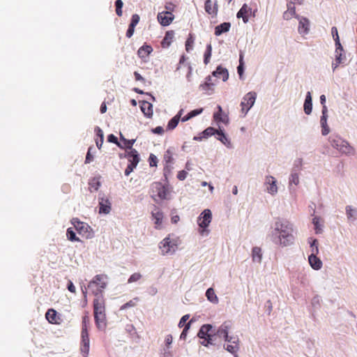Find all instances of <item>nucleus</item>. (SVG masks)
Returning a JSON list of instances; mask_svg holds the SVG:
<instances>
[{
    "label": "nucleus",
    "instance_id": "f257e3e1",
    "mask_svg": "<svg viewBox=\"0 0 357 357\" xmlns=\"http://www.w3.org/2000/svg\"><path fill=\"white\" fill-rule=\"evenodd\" d=\"M269 236L271 241L282 247L289 246L294 243L293 224L281 218H275Z\"/></svg>",
    "mask_w": 357,
    "mask_h": 357
},
{
    "label": "nucleus",
    "instance_id": "f03ea898",
    "mask_svg": "<svg viewBox=\"0 0 357 357\" xmlns=\"http://www.w3.org/2000/svg\"><path fill=\"white\" fill-rule=\"evenodd\" d=\"M328 141L331 145L342 154L350 155L354 151L349 143L337 135H331Z\"/></svg>",
    "mask_w": 357,
    "mask_h": 357
},
{
    "label": "nucleus",
    "instance_id": "7ed1b4c3",
    "mask_svg": "<svg viewBox=\"0 0 357 357\" xmlns=\"http://www.w3.org/2000/svg\"><path fill=\"white\" fill-rule=\"evenodd\" d=\"M256 98L257 93L255 91H250L243 96L241 102V112L244 114L243 116H245L249 110L252 107L255 102Z\"/></svg>",
    "mask_w": 357,
    "mask_h": 357
},
{
    "label": "nucleus",
    "instance_id": "20e7f679",
    "mask_svg": "<svg viewBox=\"0 0 357 357\" xmlns=\"http://www.w3.org/2000/svg\"><path fill=\"white\" fill-rule=\"evenodd\" d=\"M344 49L342 46L340 39L337 38L336 40L335 51V61L332 63V69L334 72L340 64L344 63L346 61V56L343 54Z\"/></svg>",
    "mask_w": 357,
    "mask_h": 357
},
{
    "label": "nucleus",
    "instance_id": "39448f33",
    "mask_svg": "<svg viewBox=\"0 0 357 357\" xmlns=\"http://www.w3.org/2000/svg\"><path fill=\"white\" fill-rule=\"evenodd\" d=\"M71 224L79 234L84 236L86 238H91V227L88 224L81 222L77 218H73L71 220Z\"/></svg>",
    "mask_w": 357,
    "mask_h": 357
},
{
    "label": "nucleus",
    "instance_id": "423d86ee",
    "mask_svg": "<svg viewBox=\"0 0 357 357\" xmlns=\"http://www.w3.org/2000/svg\"><path fill=\"white\" fill-rule=\"evenodd\" d=\"M151 190L153 196H157L161 199H167L169 190L167 186L160 182H154L151 185Z\"/></svg>",
    "mask_w": 357,
    "mask_h": 357
},
{
    "label": "nucleus",
    "instance_id": "0eeeda50",
    "mask_svg": "<svg viewBox=\"0 0 357 357\" xmlns=\"http://www.w3.org/2000/svg\"><path fill=\"white\" fill-rule=\"evenodd\" d=\"M96 298L93 300V314L98 315L105 313V301L102 295V289L96 293Z\"/></svg>",
    "mask_w": 357,
    "mask_h": 357
},
{
    "label": "nucleus",
    "instance_id": "6e6552de",
    "mask_svg": "<svg viewBox=\"0 0 357 357\" xmlns=\"http://www.w3.org/2000/svg\"><path fill=\"white\" fill-rule=\"evenodd\" d=\"M160 249L163 255H172L177 249V245L169 237H166L160 242Z\"/></svg>",
    "mask_w": 357,
    "mask_h": 357
},
{
    "label": "nucleus",
    "instance_id": "1a4fd4ad",
    "mask_svg": "<svg viewBox=\"0 0 357 357\" xmlns=\"http://www.w3.org/2000/svg\"><path fill=\"white\" fill-rule=\"evenodd\" d=\"M212 220V213L209 209H204L200 214L197 220V224L200 228L205 230L211 223Z\"/></svg>",
    "mask_w": 357,
    "mask_h": 357
},
{
    "label": "nucleus",
    "instance_id": "9d476101",
    "mask_svg": "<svg viewBox=\"0 0 357 357\" xmlns=\"http://www.w3.org/2000/svg\"><path fill=\"white\" fill-rule=\"evenodd\" d=\"M232 324L230 321H226L223 322L218 329L213 330V333L215 336H218L220 338H227L229 331L231 329Z\"/></svg>",
    "mask_w": 357,
    "mask_h": 357
},
{
    "label": "nucleus",
    "instance_id": "9b49d317",
    "mask_svg": "<svg viewBox=\"0 0 357 357\" xmlns=\"http://www.w3.org/2000/svg\"><path fill=\"white\" fill-rule=\"evenodd\" d=\"M81 351L83 354L84 356H86L89 354V333L88 330H85L84 331L81 332Z\"/></svg>",
    "mask_w": 357,
    "mask_h": 357
},
{
    "label": "nucleus",
    "instance_id": "f8f14e48",
    "mask_svg": "<svg viewBox=\"0 0 357 357\" xmlns=\"http://www.w3.org/2000/svg\"><path fill=\"white\" fill-rule=\"evenodd\" d=\"M174 18V15L170 11H162L158 15V20L160 24L167 26L171 24Z\"/></svg>",
    "mask_w": 357,
    "mask_h": 357
},
{
    "label": "nucleus",
    "instance_id": "ddd939ff",
    "mask_svg": "<svg viewBox=\"0 0 357 357\" xmlns=\"http://www.w3.org/2000/svg\"><path fill=\"white\" fill-rule=\"evenodd\" d=\"M296 18L299 21L298 31L300 34H307L310 29V21L307 18L296 15Z\"/></svg>",
    "mask_w": 357,
    "mask_h": 357
},
{
    "label": "nucleus",
    "instance_id": "4468645a",
    "mask_svg": "<svg viewBox=\"0 0 357 357\" xmlns=\"http://www.w3.org/2000/svg\"><path fill=\"white\" fill-rule=\"evenodd\" d=\"M328 109L323 108L321 109V116L320 118V125L321 127V134L324 136L327 135L330 132V128L327 124Z\"/></svg>",
    "mask_w": 357,
    "mask_h": 357
},
{
    "label": "nucleus",
    "instance_id": "2eb2a0df",
    "mask_svg": "<svg viewBox=\"0 0 357 357\" xmlns=\"http://www.w3.org/2000/svg\"><path fill=\"white\" fill-rule=\"evenodd\" d=\"M317 250H313L312 253H311L308 257V261L310 265V266L314 270H319L322 267V261L320 260L319 258L317 257Z\"/></svg>",
    "mask_w": 357,
    "mask_h": 357
},
{
    "label": "nucleus",
    "instance_id": "dca6fc26",
    "mask_svg": "<svg viewBox=\"0 0 357 357\" xmlns=\"http://www.w3.org/2000/svg\"><path fill=\"white\" fill-rule=\"evenodd\" d=\"M213 326L209 324H206L201 326L197 333V336L200 339L204 340L208 337H211V335H213Z\"/></svg>",
    "mask_w": 357,
    "mask_h": 357
},
{
    "label": "nucleus",
    "instance_id": "f3484780",
    "mask_svg": "<svg viewBox=\"0 0 357 357\" xmlns=\"http://www.w3.org/2000/svg\"><path fill=\"white\" fill-rule=\"evenodd\" d=\"M125 158H128L129 163L137 165L139 162V155L136 149H131V151H126L124 153Z\"/></svg>",
    "mask_w": 357,
    "mask_h": 357
},
{
    "label": "nucleus",
    "instance_id": "a211bd4d",
    "mask_svg": "<svg viewBox=\"0 0 357 357\" xmlns=\"http://www.w3.org/2000/svg\"><path fill=\"white\" fill-rule=\"evenodd\" d=\"M266 184H268L269 186L267 188V192L272 195H275L278 192V187L276 185L277 181L272 176H267L266 177Z\"/></svg>",
    "mask_w": 357,
    "mask_h": 357
},
{
    "label": "nucleus",
    "instance_id": "6ab92c4d",
    "mask_svg": "<svg viewBox=\"0 0 357 357\" xmlns=\"http://www.w3.org/2000/svg\"><path fill=\"white\" fill-rule=\"evenodd\" d=\"M212 75L217 78H222L223 82H226L229 78L227 69L223 68L221 65L216 68V69L212 73Z\"/></svg>",
    "mask_w": 357,
    "mask_h": 357
},
{
    "label": "nucleus",
    "instance_id": "aec40b11",
    "mask_svg": "<svg viewBox=\"0 0 357 357\" xmlns=\"http://www.w3.org/2000/svg\"><path fill=\"white\" fill-rule=\"evenodd\" d=\"M215 137L218 140L221 142L227 148H232L230 139L228 138L227 135L224 132V130L221 129L220 127L216 132Z\"/></svg>",
    "mask_w": 357,
    "mask_h": 357
},
{
    "label": "nucleus",
    "instance_id": "412c9836",
    "mask_svg": "<svg viewBox=\"0 0 357 357\" xmlns=\"http://www.w3.org/2000/svg\"><path fill=\"white\" fill-rule=\"evenodd\" d=\"M204 9L205 11L211 15L216 16L218 11V6L217 1H215L213 4L211 0H206L204 3Z\"/></svg>",
    "mask_w": 357,
    "mask_h": 357
},
{
    "label": "nucleus",
    "instance_id": "4be33fe9",
    "mask_svg": "<svg viewBox=\"0 0 357 357\" xmlns=\"http://www.w3.org/2000/svg\"><path fill=\"white\" fill-rule=\"evenodd\" d=\"M99 213L108 214L111 211V202L108 199L100 198L99 200Z\"/></svg>",
    "mask_w": 357,
    "mask_h": 357
},
{
    "label": "nucleus",
    "instance_id": "5701e85b",
    "mask_svg": "<svg viewBox=\"0 0 357 357\" xmlns=\"http://www.w3.org/2000/svg\"><path fill=\"white\" fill-rule=\"evenodd\" d=\"M140 102V109L145 116L151 118L153 116V105L148 101L143 100Z\"/></svg>",
    "mask_w": 357,
    "mask_h": 357
},
{
    "label": "nucleus",
    "instance_id": "b1692460",
    "mask_svg": "<svg viewBox=\"0 0 357 357\" xmlns=\"http://www.w3.org/2000/svg\"><path fill=\"white\" fill-rule=\"evenodd\" d=\"M215 84H216L215 82H212L211 77L208 75L205 78L204 82L199 85V88L202 91L206 92L211 91L212 93L214 91Z\"/></svg>",
    "mask_w": 357,
    "mask_h": 357
},
{
    "label": "nucleus",
    "instance_id": "393cba45",
    "mask_svg": "<svg viewBox=\"0 0 357 357\" xmlns=\"http://www.w3.org/2000/svg\"><path fill=\"white\" fill-rule=\"evenodd\" d=\"M252 12V9L248 6L246 3H244L236 14L238 18H242L244 23L248 22L249 13Z\"/></svg>",
    "mask_w": 357,
    "mask_h": 357
},
{
    "label": "nucleus",
    "instance_id": "a878e982",
    "mask_svg": "<svg viewBox=\"0 0 357 357\" xmlns=\"http://www.w3.org/2000/svg\"><path fill=\"white\" fill-rule=\"evenodd\" d=\"M303 109L307 115H310L312 111V98L310 91L307 92L304 104Z\"/></svg>",
    "mask_w": 357,
    "mask_h": 357
},
{
    "label": "nucleus",
    "instance_id": "bb28decb",
    "mask_svg": "<svg viewBox=\"0 0 357 357\" xmlns=\"http://www.w3.org/2000/svg\"><path fill=\"white\" fill-rule=\"evenodd\" d=\"M153 52V48L151 45L144 43L140 47L137 51V55L139 58L144 59Z\"/></svg>",
    "mask_w": 357,
    "mask_h": 357
},
{
    "label": "nucleus",
    "instance_id": "cd10ccee",
    "mask_svg": "<svg viewBox=\"0 0 357 357\" xmlns=\"http://www.w3.org/2000/svg\"><path fill=\"white\" fill-rule=\"evenodd\" d=\"M345 212L349 222H354L357 220V208L348 205L345 207Z\"/></svg>",
    "mask_w": 357,
    "mask_h": 357
},
{
    "label": "nucleus",
    "instance_id": "c85d7f7f",
    "mask_svg": "<svg viewBox=\"0 0 357 357\" xmlns=\"http://www.w3.org/2000/svg\"><path fill=\"white\" fill-rule=\"evenodd\" d=\"M94 319H95L96 325L99 330L102 331L106 328L107 323H106L105 313L100 314L98 315H95Z\"/></svg>",
    "mask_w": 357,
    "mask_h": 357
},
{
    "label": "nucleus",
    "instance_id": "c756f323",
    "mask_svg": "<svg viewBox=\"0 0 357 357\" xmlns=\"http://www.w3.org/2000/svg\"><path fill=\"white\" fill-rule=\"evenodd\" d=\"M296 9L294 6V3L290 1L287 3V10L283 13V18L286 20H290L292 17H296Z\"/></svg>",
    "mask_w": 357,
    "mask_h": 357
},
{
    "label": "nucleus",
    "instance_id": "7c9ffc66",
    "mask_svg": "<svg viewBox=\"0 0 357 357\" xmlns=\"http://www.w3.org/2000/svg\"><path fill=\"white\" fill-rule=\"evenodd\" d=\"M231 27L230 22H223L215 27V35L219 36L224 33H227L229 31Z\"/></svg>",
    "mask_w": 357,
    "mask_h": 357
},
{
    "label": "nucleus",
    "instance_id": "2f4dec72",
    "mask_svg": "<svg viewBox=\"0 0 357 357\" xmlns=\"http://www.w3.org/2000/svg\"><path fill=\"white\" fill-rule=\"evenodd\" d=\"M94 132H96L97 139H96V146L98 149L102 148L103 142H104V133L102 130L98 127L96 126L94 128Z\"/></svg>",
    "mask_w": 357,
    "mask_h": 357
},
{
    "label": "nucleus",
    "instance_id": "473e14b6",
    "mask_svg": "<svg viewBox=\"0 0 357 357\" xmlns=\"http://www.w3.org/2000/svg\"><path fill=\"white\" fill-rule=\"evenodd\" d=\"M106 278V276H103L102 275H96L92 281L89 282V287H91L92 284H96L100 287V289H105L107 287V283L103 281V279Z\"/></svg>",
    "mask_w": 357,
    "mask_h": 357
},
{
    "label": "nucleus",
    "instance_id": "72a5a7b5",
    "mask_svg": "<svg viewBox=\"0 0 357 357\" xmlns=\"http://www.w3.org/2000/svg\"><path fill=\"white\" fill-rule=\"evenodd\" d=\"M174 38V32L173 31H168L166 32L165 38L162 41V46L163 47H169Z\"/></svg>",
    "mask_w": 357,
    "mask_h": 357
},
{
    "label": "nucleus",
    "instance_id": "f704fd0d",
    "mask_svg": "<svg viewBox=\"0 0 357 357\" xmlns=\"http://www.w3.org/2000/svg\"><path fill=\"white\" fill-rule=\"evenodd\" d=\"M252 261L257 263H261L262 259L261 250L259 247H254L252 250Z\"/></svg>",
    "mask_w": 357,
    "mask_h": 357
},
{
    "label": "nucleus",
    "instance_id": "c9c22d12",
    "mask_svg": "<svg viewBox=\"0 0 357 357\" xmlns=\"http://www.w3.org/2000/svg\"><path fill=\"white\" fill-rule=\"evenodd\" d=\"M224 349L227 350L228 352L233 354L235 357H238L237 351L239 349L238 344H224Z\"/></svg>",
    "mask_w": 357,
    "mask_h": 357
},
{
    "label": "nucleus",
    "instance_id": "e433bc0d",
    "mask_svg": "<svg viewBox=\"0 0 357 357\" xmlns=\"http://www.w3.org/2000/svg\"><path fill=\"white\" fill-rule=\"evenodd\" d=\"M206 296L207 299L213 303H217L218 302V298L212 287H210L206 290Z\"/></svg>",
    "mask_w": 357,
    "mask_h": 357
},
{
    "label": "nucleus",
    "instance_id": "4c0bfd02",
    "mask_svg": "<svg viewBox=\"0 0 357 357\" xmlns=\"http://www.w3.org/2000/svg\"><path fill=\"white\" fill-rule=\"evenodd\" d=\"M152 216L155 220V224L156 225H160L162 224L163 213L160 209L157 208L155 210V211L152 212Z\"/></svg>",
    "mask_w": 357,
    "mask_h": 357
},
{
    "label": "nucleus",
    "instance_id": "58836bf2",
    "mask_svg": "<svg viewBox=\"0 0 357 357\" xmlns=\"http://www.w3.org/2000/svg\"><path fill=\"white\" fill-rule=\"evenodd\" d=\"M212 54V45L211 43L208 44L206 47V50L204 54V63L207 65L210 62V59Z\"/></svg>",
    "mask_w": 357,
    "mask_h": 357
},
{
    "label": "nucleus",
    "instance_id": "ea45409f",
    "mask_svg": "<svg viewBox=\"0 0 357 357\" xmlns=\"http://www.w3.org/2000/svg\"><path fill=\"white\" fill-rule=\"evenodd\" d=\"M57 312L54 309H49L45 314L46 319L50 323H56V317Z\"/></svg>",
    "mask_w": 357,
    "mask_h": 357
},
{
    "label": "nucleus",
    "instance_id": "a19ab883",
    "mask_svg": "<svg viewBox=\"0 0 357 357\" xmlns=\"http://www.w3.org/2000/svg\"><path fill=\"white\" fill-rule=\"evenodd\" d=\"M218 130V129H216L213 127H208L201 133V135H202V137L207 139L213 135L215 136Z\"/></svg>",
    "mask_w": 357,
    "mask_h": 357
},
{
    "label": "nucleus",
    "instance_id": "79ce46f5",
    "mask_svg": "<svg viewBox=\"0 0 357 357\" xmlns=\"http://www.w3.org/2000/svg\"><path fill=\"white\" fill-rule=\"evenodd\" d=\"M303 166V158H296L293 163V167L291 168V172H300V171L302 169Z\"/></svg>",
    "mask_w": 357,
    "mask_h": 357
},
{
    "label": "nucleus",
    "instance_id": "37998d69",
    "mask_svg": "<svg viewBox=\"0 0 357 357\" xmlns=\"http://www.w3.org/2000/svg\"><path fill=\"white\" fill-rule=\"evenodd\" d=\"M298 172H291V174L289 178V184L291 186L292 184L298 185L299 183V176Z\"/></svg>",
    "mask_w": 357,
    "mask_h": 357
},
{
    "label": "nucleus",
    "instance_id": "c03bdc74",
    "mask_svg": "<svg viewBox=\"0 0 357 357\" xmlns=\"http://www.w3.org/2000/svg\"><path fill=\"white\" fill-rule=\"evenodd\" d=\"M321 218L318 216H314L312 219V224L314 226V229L316 234H321L323 231L322 229V225H320Z\"/></svg>",
    "mask_w": 357,
    "mask_h": 357
},
{
    "label": "nucleus",
    "instance_id": "a18cd8bd",
    "mask_svg": "<svg viewBox=\"0 0 357 357\" xmlns=\"http://www.w3.org/2000/svg\"><path fill=\"white\" fill-rule=\"evenodd\" d=\"M66 236L68 239L72 242L80 241V239L77 237L75 232L71 227L67 229Z\"/></svg>",
    "mask_w": 357,
    "mask_h": 357
},
{
    "label": "nucleus",
    "instance_id": "49530a36",
    "mask_svg": "<svg viewBox=\"0 0 357 357\" xmlns=\"http://www.w3.org/2000/svg\"><path fill=\"white\" fill-rule=\"evenodd\" d=\"M178 123H179V120L177 119V117L174 116L169 121L167 126V130H174L177 126Z\"/></svg>",
    "mask_w": 357,
    "mask_h": 357
},
{
    "label": "nucleus",
    "instance_id": "de8ad7c7",
    "mask_svg": "<svg viewBox=\"0 0 357 357\" xmlns=\"http://www.w3.org/2000/svg\"><path fill=\"white\" fill-rule=\"evenodd\" d=\"M107 142L110 143L115 144L120 149H123V146L119 142L118 138L113 134H109L107 136Z\"/></svg>",
    "mask_w": 357,
    "mask_h": 357
},
{
    "label": "nucleus",
    "instance_id": "09e8293b",
    "mask_svg": "<svg viewBox=\"0 0 357 357\" xmlns=\"http://www.w3.org/2000/svg\"><path fill=\"white\" fill-rule=\"evenodd\" d=\"M123 6V3L122 0H116L115 1L116 13L119 17L122 16V14H123V12H122Z\"/></svg>",
    "mask_w": 357,
    "mask_h": 357
},
{
    "label": "nucleus",
    "instance_id": "8fccbe9b",
    "mask_svg": "<svg viewBox=\"0 0 357 357\" xmlns=\"http://www.w3.org/2000/svg\"><path fill=\"white\" fill-rule=\"evenodd\" d=\"M94 149L93 146H89L88 149V151L86 153V158H85V163L89 164L93 160V155L91 153V151Z\"/></svg>",
    "mask_w": 357,
    "mask_h": 357
},
{
    "label": "nucleus",
    "instance_id": "3c124183",
    "mask_svg": "<svg viewBox=\"0 0 357 357\" xmlns=\"http://www.w3.org/2000/svg\"><path fill=\"white\" fill-rule=\"evenodd\" d=\"M310 241H309L311 248V253H312L313 250H317V254L319 253V248H318V240L317 238H310Z\"/></svg>",
    "mask_w": 357,
    "mask_h": 357
},
{
    "label": "nucleus",
    "instance_id": "603ef678",
    "mask_svg": "<svg viewBox=\"0 0 357 357\" xmlns=\"http://www.w3.org/2000/svg\"><path fill=\"white\" fill-rule=\"evenodd\" d=\"M194 43V38H192V35L190 34L189 38L185 41V50L189 52L190 50H192V45Z\"/></svg>",
    "mask_w": 357,
    "mask_h": 357
},
{
    "label": "nucleus",
    "instance_id": "864d4df0",
    "mask_svg": "<svg viewBox=\"0 0 357 357\" xmlns=\"http://www.w3.org/2000/svg\"><path fill=\"white\" fill-rule=\"evenodd\" d=\"M225 342H227L230 344H238L239 343V339L238 336L236 335H227V338H224Z\"/></svg>",
    "mask_w": 357,
    "mask_h": 357
},
{
    "label": "nucleus",
    "instance_id": "5fc2aeb1",
    "mask_svg": "<svg viewBox=\"0 0 357 357\" xmlns=\"http://www.w3.org/2000/svg\"><path fill=\"white\" fill-rule=\"evenodd\" d=\"M191 321H190L188 323H187V324H185V326L183 328V331L181 332V334L180 335V339L185 340V338L187 337L188 331V330L190 328Z\"/></svg>",
    "mask_w": 357,
    "mask_h": 357
},
{
    "label": "nucleus",
    "instance_id": "6e6d98bb",
    "mask_svg": "<svg viewBox=\"0 0 357 357\" xmlns=\"http://www.w3.org/2000/svg\"><path fill=\"white\" fill-rule=\"evenodd\" d=\"M142 275L139 273H135L132 274L128 280V283H132L138 281L141 279Z\"/></svg>",
    "mask_w": 357,
    "mask_h": 357
},
{
    "label": "nucleus",
    "instance_id": "4d7b16f0",
    "mask_svg": "<svg viewBox=\"0 0 357 357\" xmlns=\"http://www.w3.org/2000/svg\"><path fill=\"white\" fill-rule=\"evenodd\" d=\"M158 158L153 153H151L149 158L150 167H156L158 164Z\"/></svg>",
    "mask_w": 357,
    "mask_h": 357
},
{
    "label": "nucleus",
    "instance_id": "13d9d810",
    "mask_svg": "<svg viewBox=\"0 0 357 357\" xmlns=\"http://www.w3.org/2000/svg\"><path fill=\"white\" fill-rule=\"evenodd\" d=\"M164 160L166 164L172 163L173 161L172 153L168 149L164 155Z\"/></svg>",
    "mask_w": 357,
    "mask_h": 357
},
{
    "label": "nucleus",
    "instance_id": "bf43d9fd",
    "mask_svg": "<svg viewBox=\"0 0 357 357\" xmlns=\"http://www.w3.org/2000/svg\"><path fill=\"white\" fill-rule=\"evenodd\" d=\"M135 142H136L135 139H126V141L124 142L125 146H123V149L125 148L128 151H131V149H133L132 146H133V144H135Z\"/></svg>",
    "mask_w": 357,
    "mask_h": 357
},
{
    "label": "nucleus",
    "instance_id": "052dcab7",
    "mask_svg": "<svg viewBox=\"0 0 357 357\" xmlns=\"http://www.w3.org/2000/svg\"><path fill=\"white\" fill-rule=\"evenodd\" d=\"M217 109L218 112L213 114V119L215 121L218 119H220V117L223 116L222 107L220 105H218Z\"/></svg>",
    "mask_w": 357,
    "mask_h": 357
},
{
    "label": "nucleus",
    "instance_id": "680f3d73",
    "mask_svg": "<svg viewBox=\"0 0 357 357\" xmlns=\"http://www.w3.org/2000/svg\"><path fill=\"white\" fill-rule=\"evenodd\" d=\"M139 20H140V17H139V15L133 14L132 15L130 24L135 27L137 26V24L139 23Z\"/></svg>",
    "mask_w": 357,
    "mask_h": 357
},
{
    "label": "nucleus",
    "instance_id": "e2e57ef3",
    "mask_svg": "<svg viewBox=\"0 0 357 357\" xmlns=\"http://www.w3.org/2000/svg\"><path fill=\"white\" fill-rule=\"evenodd\" d=\"M137 165H135V164L129 163L125 169V175L129 176L130 173L134 170V169L136 168Z\"/></svg>",
    "mask_w": 357,
    "mask_h": 357
},
{
    "label": "nucleus",
    "instance_id": "0e129e2a",
    "mask_svg": "<svg viewBox=\"0 0 357 357\" xmlns=\"http://www.w3.org/2000/svg\"><path fill=\"white\" fill-rule=\"evenodd\" d=\"M189 317H190L189 314H185V315L183 316L179 321L178 327H180V328L185 327V324H187L186 321H188Z\"/></svg>",
    "mask_w": 357,
    "mask_h": 357
},
{
    "label": "nucleus",
    "instance_id": "69168bd1",
    "mask_svg": "<svg viewBox=\"0 0 357 357\" xmlns=\"http://www.w3.org/2000/svg\"><path fill=\"white\" fill-rule=\"evenodd\" d=\"M244 70H245V68H244V63H241V64H238V67H237V73L239 75V78L241 79H243V73H244Z\"/></svg>",
    "mask_w": 357,
    "mask_h": 357
},
{
    "label": "nucleus",
    "instance_id": "338daca9",
    "mask_svg": "<svg viewBox=\"0 0 357 357\" xmlns=\"http://www.w3.org/2000/svg\"><path fill=\"white\" fill-rule=\"evenodd\" d=\"M320 301H321V298L318 295H316L314 296L312 299V305L314 307H316L317 306H319L320 305Z\"/></svg>",
    "mask_w": 357,
    "mask_h": 357
},
{
    "label": "nucleus",
    "instance_id": "774afa93",
    "mask_svg": "<svg viewBox=\"0 0 357 357\" xmlns=\"http://www.w3.org/2000/svg\"><path fill=\"white\" fill-rule=\"evenodd\" d=\"M91 187L93 188L95 190H98L99 187L100 186V183L98 180L93 178V181L89 183Z\"/></svg>",
    "mask_w": 357,
    "mask_h": 357
}]
</instances>
